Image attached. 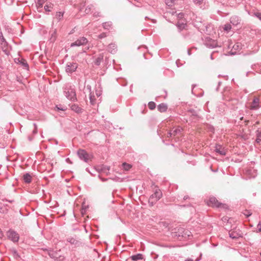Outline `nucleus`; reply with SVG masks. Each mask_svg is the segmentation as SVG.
<instances>
[{
	"label": "nucleus",
	"mask_w": 261,
	"mask_h": 261,
	"mask_svg": "<svg viewBox=\"0 0 261 261\" xmlns=\"http://www.w3.org/2000/svg\"><path fill=\"white\" fill-rule=\"evenodd\" d=\"M89 46H88V47L86 48V49H87V50H88V49H89Z\"/></svg>",
	"instance_id": "61"
},
{
	"label": "nucleus",
	"mask_w": 261,
	"mask_h": 261,
	"mask_svg": "<svg viewBox=\"0 0 261 261\" xmlns=\"http://www.w3.org/2000/svg\"><path fill=\"white\" fill-rule=\"evenodd\" d=\"M252 15L254 16V17H256L259 20L261 21V12H254L252 13Z\"/></svg>",
	"instance_id": "35"
},
{
	"label": "nucleus",
	"mask_w": 261,
	"mask_h": 261,
	"mask_svg": "<svg viewBox=\"0 0 261 261\" xmlns=\"http://www.w3.org/2000/svg\"><path fill=\"white\" fill-rule=\"evenodd\" d=\"M46 0H37L36 2V5L38 9L41 8L43 7V5L46 2Z\"/></svg>",
	"instance_id": "31"
},
{
	"label": "nucleus",
	"mask_w": 261,
	"mask_h": 261,
	"mask_svg": "<svg viewBox=\"0 0 261 261\" xmlns=\"http://www.w3.org/2000/svg\"><path fill=\"white\" fill-rule=\"evenodd\" d=\"M193 3L200 8L205 9L208 8V3L206 0H193Z\"/></svg>",
	"instance_id": "12"
},
{
	"label": "nucleus",
	"mask_w": 261,
	"mask_h": 261,
	"mask_svg": "<svg viewBox=\"0 0 261 261\" xmlns=\"http://www.w3.org/2000/svg\"><path fill=\"white\" fill-rule=\"evenodd\" d=\"M201 259V257H198L195 259V261H199Z\"/></svg>",
	"instance_id": "52"
},
{
	"label": "nucleus",
	"mask_w": 261,
	"mask_h": 261,
	"mask_svg": "<svg viewBox=\"0 0 261 261\" xmlns=\"http://www.w3.org/2000/svg\"><path fill=\"white\" fill-rule=\"evenodd\" d=\"M189 197L188 196H185L184 197V200H186V199H189Z\"/></svg>",
	"instance_id": "50"
},
{
	"label": "nucleus",
	"mask_w": 261,
	"mask_h": 261,
	"mask_svg": "<svg viewBox=\"0 0 261 261\" xmlns=\"http://www.w3.org/2000/svg\"><path fill=\"white\" fill-rule=\"evenodd\" d=\"M221 84V82H218V86H219Z\"/></svg>",
	"instance_id": "59"
},
{
	"label": "nucleus",
	"mask_w": 261,
	"mask_h": 261,
	"mask_svg": "<svg viewBox=\"0 0 261 261\" xmlns=\"http://www.w3.org/2000/svg\"><path fill=\"white\" fill-rule=\"evenodd\" d=\"M53 8V5L51 4H49L46 5L44 6V10L46 11L50 12V11H51Z\"/></svg>",
	"instance_id": "32"
},
{
	"label": "nucleus",
	"mask_w": 261,
	"mask_h": 261,
	"mask_svg": "<svg viewBox=\"0 0 261 261\" xmlns=\"http://www.w3.org/2000/svg\"><path fill=\"white\" fill-rule=\"evenodd\" d=\"M257 232H261V221H259L257 225Z\"/></svg>",
	"instance_id": "41"
},
{
	"label": "nucleus",
	"mask_w": 261,
	"mask_h": 261,
	"mask_svg": "<svg viewBox=\"0 0 261 261\" xmlns=\"http://www.w3.org/2000/svg\"><path fill=\"white\" fill-rule=\"evenodd\" d=\"M86 90H87L89 94H90V92H91V86L89 85H87Z\"/></svg>",
	"instance_id": "42"
},
{
	"label": "nucleus",
	"mask_w": 261,
	"mask_h": 261,
	"mask_svg": "<svg viewBox=\"0 0 261 261\" xmlns=\"http://www.w3.org/2000/svg\"><path fill=\"white\" fill-rule=\"evenodd\" d=\"M148 106L150 110H152L155 108L156 105L154 102L150 101L148 102Z\"/></svg>",
	"instance_id": "34"
},
{
	"label": "nucleus",
	"mask_w": 261,
	"mask_h": 261,
	"mask_svg": "<svg viewBox=\"0 0 261 261\" xmlns=\"http://www.w3.org/2000/svg\"><path fill=\"white\" fill-rule=\"evenodd\" d=\"M107 36V34L106 33H102L101 34H99L98 36V38L99 39H102V38L106 37Z\"/></svg>",
	"instance_id": "39"
},
{
	"label": "nucleus",
	"mask_w": 261,
	"mask_h": 261,
	"mask_svg": "<svg viewBox=\"0 0 261 261\" xmlns=\"http://www.w3.org/2000/svg\"><path fill=\"white\" fill-rule=\"evenodd\" d=\"M101 180H102V181H105L107 180V179L101 178Z\"/></svg>",
	"instance_id": "57"
},
{
	"label": "nucleus",
	"mask_w": 261,
	"mask_h": 261,
	"mask_svg": "<svg viewBox=\"0 0 261 261\" xmlns=\"http://www.w3.org/2000/svg\"><path fill=\"white\" fill-rule=\"evenodd\" d=\"M244 215H245L247 217L251 216L252 213L248 210H245L243 213Z\"/></svg>",
	"instance_id": "40"
},
{
	"label": "nucleus",
	"mask_w": 261,
	"mask_h": 261,
	"mask_svg": "<svg viewBox=\"0 0 261 261\" xmlns=\"http://www.w3.org/2000/svg\"><path fill=\"white\" fill-rule=\"evenodd\" d=\"M23 179L25 183L29 184L32 181V177L30 173H27L23 175Z\"/></svg>",
	"instance_id": "19"
},
{
	"label": "nucleus",
	"mask_w": 261,
	"mask_h": 261,
	"mask_svg": "<svg viewBox=\"0 0 261 261\" xmlns=\"http://www.w3.org/2000/svg\"><path fill=\"white\" fill-rule=\"evenodd\" d=\"M204 43L206 47L211 48H215L218 46L217 42L211 38H206Z\"/></svg>",
	"instance_id": "13"
},
{
	"label": "nucleus",
	"mask_w": 261,
	"mask_h": 261,
	"mask_svg": "<svg viewBox=\"0 0 261 261\" xmlns=\"http://www.w3.org/2000/svg\"><path fill=\"white\" fill-rule=\"evenodd\" d=\"M6 234L8 239L13 243H17L19 240V234L13 229H9L7 231Z\"/></svg>",
	"instance_id": "3"
},
{
	"label": "nucleus",
	"mask_w": 261,
	"mask_h": 261,
	"mask_svg": "<svg viewBox=\"0 0 261 261\" xmlns=\"http://www.w3.org/2000/svg\"><path fill=\"white\" fill-rule=\"evenodd\" d=\"M49 256H50L51 258H55V257L54 256V255L53 254V253H49Z\"/></svg>",
	"instance_id": "49"
},
{
	"label": "nucleus",
	"mask_w": 261,
	"mask_h": 261,
	"mask_svg": "<svg viewBox=\"0 0 261 261\" xmlns=\"http://www.w3.org/2000/svg\"><path fill=\"white\" fill-rule=\"evenodd\" d=\"M229 237L232 239H237L243 237V233L241 231L238 229L232 230L229 231Z\"/></svg>",
	"instance_id": "9"
},
{
	"label": "nucleus",
	"mask_w": 261,
	"mask_h": 261,
	"mask_svg": "<svg viewBox=\"0 0 261 261\" xmlns=\"http://www.w3.org/2000/svg\"><path fill=\"white\" fill-rule=\"evenodd\" d=\"M184 16V14L182 13H180L178 14V18H182Z\"/></svg>",
	"instance_id": "45"
},
{
	"label": "nucleus",
	"mask_w": 261,
	"mask_h": 261,
	"mask_svg": "<svg viewBox=\"0 0 261 261\" xmlns=\"http://www.w3.org/2000/svg\"><path fill=\"white\" fill-rule=\"evenodd\" d=\"M33 125L34 126V129L33 130V132L34 134H36L37 132V125L36 123H34Z\"/></svg>",
	"instance_id": "43"
},
{
	"label": "nucleus",
	"mask_w": 261,
	"mask_h": 261,
	"mask_svg": "<svg viewBox=\"0 0 261 261\" xmlns=\"http://www.w3.org/2000/svg\"><path fill=\"white\" fill-rule=\"evenodd\" d=\"M112 25V23L110 21L102 23V27L106 30H109L110 28H111Z\"/></svg>",
	"instance_id": "28"
},
{
	"label": "nucleus",
	"mask_w": 261,
	"mask_h": 261,
	"mask_svg": "<svg viewBox=\"0 0 261 261\" xmlns=\"http://www.w3.org/2000/svg\"><path fill=\"white\" fill-rule=\"evenodd\" d=\"M64 93L67 99L75 101L77 100L75 90L74 88L71 86H66L64 88Z\"/></svg>",
	"instance_id": "1"
},
{
	"label": "nucleus",
	"mask_w": 261,
	"mask_h": 261,
	"mask_svg": "<svg viewBox=\"0 0 261 261\" xmlns=\"http://www.w3.org/2000/svg\"><path fill=\"white\" fill-rule=\"evenodd\" d=\"M108 50L111 54H115L117 51V46L115 44H110L108 47Z\"/></svg>",
	"instance_id": "18"
},
{
	"label": "nucleus",
	"mask_w": 261,
	"mask_h": 261,
	"mask_svg": "<svg viewBox=\"0 0 261 261\" xmlns=\"http://www.w3.org/2000/svg\"><path fill=\"white\" fill-rule=\"evenodd\" d=\"M176 26L179 31H181L183 29H185L186 27H187V24L186 23L182 22V20H179L177 22Z\"/></svg>",
	"instance_id": "21"
},
{
	"label": "nucleus",
	"mask_w": 261,
	"mask_h": 261,
	"mask_svg": "<svg viewBox=\"0 0 261 261\" xmlns=\"http://www.w3.org/2000/svg\"><path fill=\"white\" fill-rule=\"evenodd\" d=\"M0 44L3 51L5 54L8 55L9 53L8 50V43L3 36V33L1 31H0Z\"/></svg>",
	"instance_id": "4"
},
{
	"label": "nucleus",
	"mask_w": 261,
	"mask_h": 261,
	"mask_svg": "<svg viewBox=\"0 0 261 261\" xmlns=\"http://www.w3.org/2000/svg\"><path fill=\"white\" fill-rule=\"evenodd\" d=\"M93 15H94V16H95V17L100 16V15H99V12L95 13L93 14Z\"/></svg>",
	"instance_id": "46"
},
{
	"label": "nucleus",
	"mask_w": 261,
	"mask_h": 261,
	"mask_svg": "<svg viewBox=\"0 0 261 261\" xmlns=\"http://www.w3.org/2000/svg\"><path fill=\"white\" fill-rule=\"evenodd\" d=\"M123 169L125 171H128L131 168L132 165L129 164H127L126 163H123L122 165Z\"/></svg>",
	"instance_id": "30"
},
{
	"label": "nucleus",
	"mask_w": 261,
	"mask_h": 261,
	"mask_svg": "<svg viewBox=\"0 0 261 261\" xmlns=\"http://www.w3.org/2000/svg\"><path fill=\"white\" fill-rule=\"evenodd\" d=\"M88 43V39L85 37H82L77 39L75 42L72 43L70 45V46L74 47L83 46L86 45Z\"/></svg>",
	"instance_id": "8"
},
{
	"label": "nucleus",
	"mask_w": 261,
	"mask_h": 261,
	"mask_svg": "<svg viewBox=\"0 0 261 261\" xmlns=\"http://www.w3.org/2000/svg\"><path fill=\"white\" fill-rule=\"evenodd\" d=\"M240 21H241V20H240V18L237 16H232V17H231V18L230 19V23L233 25H234V26L239 24L240 23Z\"/></svg>",
	"instance_id": "16"
},
{
	"label": "nucleus",
	"mask_w": 261,
	"mask_h": 261,
	"mask_svg": "<svg viewBox=\"0 0 261 261\" xmlns=\"http://www.w3.org/2000/svg\"><path fill=\"white\" fill-rule=\"evenodd\" d=\"M17 61L18 63H19L24 68H25L27 69H29V65L25 59L23 58L18 59Z\"/></svg>",
	"instance_id": "23"
},
{
	"label": "nucleus",
	"mask_w": 261,
	"mask_h": 261,
	"mask_svg": "<svg viewBox=\"0 0 261 261\" xmlns=\"http://www.w3.org/2000/svg\"><path fill=\"white\" fill-rule=\"evenodd\" d=\"M173 136L172 131L170 130L167 134V137L170 138Z\"/></svg>",
	"instance_id": "44"
},
{
	"label": "nucleus",
	"mask_w": 261,
	"mask_h": 261,
	"mask_svg": "<svg viewBox=\"0 0 261 261\" xmlns=\"http://www.w3.org/2000/svg\"><path fill=\"white\" fill-rule=\"evenodd\" d=\"M215 150L220 155H225L226 154L225 150L224 149H222L220 145L217 144L216 145Z\"/></svg>",
	"instance_id": "17"
},
{
	"label": "nucleus",
	"mask_w": 261,
	"mask_h": 261,
	"mask_svg": "<svg viewBox=\"0 0 261 261\" xmlns=\"http://www.w3.org/2000/svg\"><path fill=\"white\" fill-rule=\"evenodd\" d=\"M3 237V233L2 232V230L0 229V238H2Z\"/></svg>",
	"instance_id": "48"
},
{
	"label": "nucleus",
	"mask_w": 261,
	"mask_h": 261,
	"mask_svg": "<svg viewBox=\"0 0 261 261\" xmlns=\"http://www.w3.org/2000/svg\"><path fill=\"white\" fill-rule=\"evenodd\" d=\"M258 123H259L258 121L256 122V124H258Z\"/></svg>",
	"instance_id": "63"
},
{
	"label": "nucleus",
	"mask_w": 261,
	"mask_h": 261,
	"mask_svg": "<svg viewBox=\"0 0 261 261\" xmlns=\"http://www.w3.org/2000/svg\"><path fill=\"white\" fill-rule=\"evenodd\" d=\"M188 54H189V55H190V50H188Z\"/></svg>",
	"instance_id": "62"
},
{
	"label": "nucleus",
	"mask_w": 261,
	"mask_h": 261,
	"mask_svg": "<svg viewBox=\"0 0 261 261\" xmlns=\"http://www.w3.org/2000/svg\"><path fill=\"white\" fill-rule=\"evenodd\" d=\"M67 241L69 242L70 244L77 245L79 243V242L76 240L75 239L71 237L68 238L67 239Z\"/></svg>",
	"instance_id": "25"
},
{
	"label": "nucleus",
	"mask_w": 261,
	"mask_h": 261,
	"mask_svg": "<svg viewBox=\"0 0 261 261\" xmlns=\"http://www.w3.org/2000/svg\"><path fill=\"white\" fill-rule=\"evenodd\" d=\"M185 261H194V260L191 258H187L185 260Z\"/></svg>",
	"instance_id": "51"
},
{
	"label": "nucleus",
	"mask_w": 261,
	"mask_h": 261,
	"mask_svg": "<svg viewBox=\"0 0 261 261\" xmlns=\"http://www.w3.org/2000/svg\"><path fill=\"white\" fill-rule=\"evenodd\" d=\"M175 1L176 0H165V3L168 7H172L175 5Z\"/></svg>",
	"instance_id": "27"
},
{
	"label": "nucleus",
	"mask_w": 261,
	"mask_h": 261,
	"mask_svg": "<svg viewBox=\"0 0 261 261\" xmlns=\"http://www.w3.org/2000/svg\"><path fill=\"white\" fill-rule=\"evenodd\" d=\"M77 68V64L74 62H68L65 66V71L68 74L75 71Z\"/></svg>",
	"instance_id": "7"
},
{
	"label": "nucleus",
	"mask_w": 261,
	"mask_h": 261,
	"mask_svg": "<svg viewBox=\"0 0 261 261\" xmlns=\"http://www.w3.org/2000/svg\"><path fill=\"white\" fill-rule=\"evenodd\" d=\"M57 108H58V109H59V110H62V111H64V110H65V109H63V108H62V109H60L59 107H57Z\"/></svg>",
	"instance_id": "53"
},
{
	"label": "nucleus",
	"mask_w": 261,
	"mask_h": 261,
	"mask_svg": "<svg viewBox=\"0 0 261 261\" xmlns=\"http://www.w3.org/2000/svg\"><path fill=\"white\" fill-rule=\"evenodd\" d=\"M211 59L212 60H213V55H212V54H211Z\"/></svg>",
	"instance_id": "58"
},
{
	"label": "nucleus",
	"mask_w": 261,
	"mask_h": 261,
	"mask_svg": "<svg viewBox=\"0 0 261 261\" xmlns=\"http://www.w3.org/2000/svg\"><path fill=\"white\" fill-rule=\"evenodd\" d=\"M2 200H3V201H8V202H10V203H12V202H13V200H7V199H3Z\"/></svg>",
	"instance_id": "47"
},
{
	"label": "nucleus",
	"mask_w": 261,
	"mask_h": 261,
	"mask_svg": "<svg viewBox=\"0 0 261 261\" xmlns=\"http://www.w3.org/2000/svg\"><path fill=\"white\" fill-rule=\"evenodd\" d=\"M103 60V56L99 55L95 61V64L98 66L100 64L101 62Z\"/></svg>",
	"instance_id": "29"
},
{
	"label": "nucleus",
	"mask_w": 261,
	"mask_h": 261,
	"mask_svg": "<svg viewBox=\"0 0 261 261\" xmlns=\"http://www.w3.org/2000/svg\"><path fill=\"white\" fill-rule=\"evenodd\" d=\"M182 130V129L180 126H178L177 127L175 128V129H173L171 130V131H172V133L173 135V136H175L176 135L179 134L181 132Z\"/></svg>",
	"instance_id": "24"
},
{
	"label": "nucleus",
	"mask_w": 261,
	"mask_h": 261,
	"mask_svg": "<svg viewBox=\"0 0 261 261\" xmlns=\"http://www.w3.org/2000/svg\"><path fill=\"white\" fill-rule=\"evenodd\" d=\"M255 134L256 137L255 142L259 144L261 142V127L257 128L255 132Z\"/></svg>",
	"instance_id": "20"
},
{
	"label": "nucleus",
	"mask_w": 261,
	"mask_h": 261,
	"mask_svg": "<svg viewBox=\"0 0 261 261\" xmlns=\"http://www.w3.org/2000/svg\"><path fill=\"white\" fill-rule=\"evenodd\" d=\"M207 204L209 206L216 207H225V204H224L221 202H219L218 200L214 197H210L208 202Z\"/></svg>",
	"instance_id": "5"
},
{
	"label": "nucleus",
	"mask_w": 261,
	"mask_h": 261,
	"mask_svg": "<svg viewBox=\"0 0 261 261\" xmlns=\"http://www.w3.org/2000/svg\"><path fill=\"white\" fill-rule=\"evenodd\" d=\"M223 29L225 31L228 32L231 29V25L229 24H226L224 25Z\"/></svg>",
	"instance_id": "37"
},
{
	"label": "nucleus",
	"mask_w": 261,
	"mask_h": 261,
	"mask_svg": "<svg viewBox=\"0 0 261 261\" xmlns=\"http://www.w3.org/2000/svg\"><path fill=\"white\" fill-rule=\"evenodd\" d=\"M240 48H241L240 45L239 43H238L234 44L232 46V49H233L234 50H238Z\"/></svg>",
	"instance_id": "38"
},
{
	"label": "nucleus",
	"mask_w": 261,
	"mask_h": 261,
	"mask_svg": "<svg viewBox=\"0 0 261 261\" xmlns=\"http://www.w3.org/2000/svg\"><path fill=\"white\" fill-rule=\"evenodd\" d=\"M243 119V117L240 118V120H242Z\"/></svg>",
	"instance_id": "60"
},
{
	"label": "nucleus",
	"mask_w": 261,
	"mask_h": 261,
	"mask_svg": "<svg viewBox=\"0 0 261 261\" xmlns=\"http://www.w3.org/2000/svg\"><path fill=\"white\" fill-rule=\"evenodd\" d=\"M64 12H57L55 15V18L57 19L58 21H60L63 17Z\"/></svg>",
	"instance_id": "26"
},
{
	"label": "nucleus",
	"mask_w": 261,
	"mask_h": 261,
	"mask_svg": "<svg viewBox=\"0 0 261 261\" xmlns=\"http://www.w3.org/2000/svg\"><path fill=\"white\" fill-rule=\"evenodd\" d=\"M143 259V256L141 253H138L136 255H132L129 258L127 259L126 261H138Z\"/></svg>",
	"instance_id": "14"
},
{
	"label": "nucleus",
	"mask_w": 261,
	"mask_h": 261,
	"mask_svg": "<svg viewBox=\"0 0 261 261\" xmlns=\"http://www.w3.org/2000/svg\"><path fill=\"white\" fill-rule=\"evenodd\" d=\"M98 171H102V170H103V169H102V168H100V169H99V168H98Z\"/></svg>",
	"instance_id": "54"
},
{
	"label": "nucleus",
	"mask_w": 261,
	"mask_h": 261,
	"mask_svg": "<svg viewBox=\"0 0 261 261\" xmlns=\"http://www.w3.org/2000/svg\"><path fill=\"white\" fill-rule=\"evenodd\" d=\"M249 122V120H245L246 124H247Z\"/></svg>",
	"instance_id": "56"
},
{
	"label": "nucleus",
	"mask_w": 261,
	"mask_h": 261,
	"mask_svg": "<svg viewBox=\"0 0 261 261\" xmlns=\"http://www.w3.org/2000/svg\"><path fill=\"white\" fill-rule=\"evenodd\" d=\"M89 99H90V103L92 105H94L95 99L94 98V96L93 95H92V92H90V94H89Z\"/></svg>",
	"instance_id": "36"
},
{
	"label": "nucleus",
	"mask_w": 261,
	"mask_h": 261,
	"mask_svg": "<svg viewBox=\"0 0 261 261\" xmlns=\"http://www.w3.org/2000/svg\"><path fill=\"white\" fill-rule=\"evenodd\" d=\"M93 8V6L92 5H88L85 10V12L86 14H88L91 12V10Z\"/></svg>",
	"instance_id": "33"
},
{
	"label": "nucleus",
	"mask_w": 261,
	"mask_h": 261,
	"mask_svg": "<svg viewBox=\"0 0 261 261\" xmlns=\"http://www.w3.org/2000/svg\"><path fill=\"white\" fill-rule=\"evenodd\" d=\"M70 109L72 111L75 112L77 114H81L83 112V109L80 108L76 104H72L70 106Z\"/></svg>",
	"instance_id": "15"
},
{
	"label": "nucleus",
	"mask_w": 261,
	"mask_h": 261,
	"mask_svg": "<svg viewBox=\"0 0 261 261\" xmlns=\"http://www.w3.org/2000/svg\"><path fill=\"white\" fill-rule=\"evenodd\" d=\"M261 107L260 99L257 97H254L252 101L249 106V109L251 110H257Z\"/></svg>",
	"instance_id": "6"
},
{
	"label": "nucleus",
	"mask_w": 261,
	"mask_h": 261,
	"mask_svg": "<svg viewBox=\"0 0 261 261\" xmlns=\"http://www.w3.org/2000/svg\"><path fill=\"white\" fill-rule=\"evenodd\" d=\"M66 161H67V162H69L70 161V160H69V158L66 159Z\"/></svg>",
	"instance_id": "55"
},
{
	"label": "nucleus",
	"mask_w": 261,
	"mask_h": 261,
	"mask_svg": "<svg viewBox=\"0 0 261 261\" xmlns=\"http://www.w3.org/2000/svg\"><path fill=\"white\" fill-rule=\"evenodd\" d=\"M167 105L165 103H162L158 105V110L160 112H164L167 110Z\"/></svg>",
	"instance_id": "22"
},
{
	"label": "nucleus",
	"mask_w": 261,
	"mask_h": 261,
	"mask_svg": "<svg viewBox=\"0 0 261 261\" xmlns=\"http://www.w3.org/2000/svg\"><path fill=\"white\" fill-rule=\"evenodd\" d=\"M77 155L79 158L85 162H87L89 159V155L83 149H79L77 151Z\"/></svg>",
	"instance_id": "11"
},
{
	"label": "nucleus",
	"mask_w": 261,
	"mask_h": 261,
	"mask_svg": "<svg viewBox=\"0 0 261 261\" xmlns=\"http://www.w3.org/2000/svg\"><path fill=\"white\" fill-rule=\"evenodd\" d=\"M162 197V193L160 189L156 188L154 193L150 195L149 200L148 203L151 206H152L158 200H159Z\"/></svg>",
	"instance_id": "2"
},
{
	"label": "nucleus",
	"mask_w": 261,
	"mask_h": 261,
	"mask_svg": "<svg viewBox=\"0 0 261 261\" xmlns=\"http://www.w3.org/2000/svg\"><path fill=\"white\" fill-rule=\"evenodd\" d=\"M181 232L178 234L179 237H181L184 239H191L192 237L191 232L187 229L181 228L179 229Z\"/></svg>",
	"instance_id": "10"
}]
</instances>
